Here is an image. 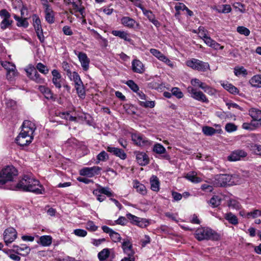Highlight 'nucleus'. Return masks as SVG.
I'll list each match as a JSON object with an SVG mask.
<instances>
[{
	"mask_svg": "<svg viewBox=\"0 0 261 261\" xmlns=\"http://www.w3.org/2000/svg\"><path fill=\"white\" fill-rule=\"evenodd\" d=\"M16 188L24 191L31 192L36 194H43L44 189L39 180L34 177L25 175L17 184Z\"/></svg>",
	"mask_w": 261,
	"mask_h": 261,
	"instance_id": "obj_1",
	"label": "nucleus"
},
{
	"mask_svg": "<svg viewBox=\"0 0 261 261\" xmlns=\"http://www.w3.org/2000/svg\"><path fill=\"white\" fill-rule=\"evenodd\" d=\"M194 236L199 241L204 240L217 241L219 239V235L215 230L208 227L198 228L195 230Z\"/></svg>",
	"mask_w": 261,
	"mask_h": 261,
	"instance_id": "obj_2",
	"label": "nucleus"
},
{
	"mask_svg": "<svg viewBox=\"0 0 261 261\" xmlns=\"http://www.w3.org/2000/svg\"><path fill=\"white\" fill-rule=\"evenodd\" d=\"M17 175L16 169L12 166H8L0 172V185L9 181H12Z\"/></svg>",
	"mask_w": 261,
	"mask_h": 261,
	"instance_id": "obj_3",
	"label": "nucleus"
},
{
	"mask_svg": "<svg viewBox=\"0 0 261 261\" xmlns=\"http://www.w3.org/2000/svg\"><path fill=\"white\" fill-rule=\"evenodd\" d=\"M68 76L71 81L74 82L75 88L79 96L80 97H84L85 95V88L83 82L77 72L75 71L72 72L70 74H68Z\"/></svg>",
	"mask_w": 261,
	"mask_h": 261,
	"instance_id": "obj_4",
	"label": "nucleus"
},
{
	"mask_svg": "<svg viewBox=\"0 0 261 261\" xmlns=\"http://www.w3.org/2000/svg\"><path fill=\"white\" fill-rule=\"evenodd\" d=\"M186 65L194 70L199 71H205L210 68L208 63L204 62L196 59H192L186 62Z\"/></svg>",
	"mask_w": 261,
	"mask_h": 261,
	"instance_id": "obj_5",
	"label": "nucleus"
},
{
	"mask_svg": "<svg viewBox=\"0 0 261 261\" xmlns=\"http://www.w3.org/2000/svg\"><path fill=\"white\" fill-rule=\"evenodd\" d=\"M0 17L2 19L0 23V28L2 30H5L7 29L10 28L13 22L11 18L10 13L5 9L0 11Z\"/></svg>",
	"mask_w": 261,
	"mask_h": 261,
	"instance_id": "obj_6",
	"label": "nucleus"
},
{
	"mask_svg": "<svg viewBox=\"0 0 261 261\" xmlns=\"http://www.w3.org/2000/svg\"><path fill=\"white\" fill-rule=\"evenodd\" d=\"M187 91L190 94V96L193 99L202 102H208V100L205 94L193 87L189 86L187 88Z\"/></svg>",
	"mask_w": 261,
	"mask_h": 261,
	"instance_id": "obj_7",
	"label": "nucleus"
},
{
	"mask_svg": "<svg viewBox=\"0 0 261 261\" xmlns=\"http://www.w3.org/2000/svg\"><path fill=\"white\" fill-rule=\"evenodd\" d=\"M230 178L231 176L229 174L217 175L215 177L214 185L216 187L230 186Z\"/></svg>",
	"mask_w": 261,
	"mask_h": 261,
	"instance_id": "obj_8",
	"label": "nucleus"
},
{
	"mask_svg": "<svg viewBox=\"0 0 261 261\" xmlns=\"http://www.w3.org/2000/svg\"><path fill=\"white\" fill-rule=\"evenodd\" d=\"M132 140L136 145L139 146H146L150 144V141L140 133L132 134Z\"/></svg>",
	"mask_w": 261,
	"mask_h": 261,
	"instance_id": "obj_9",
	"label": "nucleus"
},
{
	"mask_svg": "<svg viewBox=\"0 0 261 261\" xmlns=\"http://www.w3.org/2000/svg\"><path fill=\"white\" fill-rule=\"evenodd\" d=\"M33 138L27 133H23L22 130L15 139L17 144L20 146H24L32 142Z\"/></svg>",
	"mask_w": 261,
	"mask_h": 261,
	"instance_id": "obj_10",
	"label": "nucleus"
},
{
	"mask_svg": "<svg viewBox=\"0 0 261 261\" xmlns=\"http://www.w3.org/2000/svg\"><path fill=\"white\" fill-rule=\"evenodd\" d=\"M17 232L13 227L6 229L4 232V240L6 245L13 242L17 237Z\"/></svg>",
	"mask_w": 261,
	"mask_h": 261,
	"instance_id": "obj_11",
	"label": "nucleus"
},
{
	"mask_svg": "<svg viewBox=\"0 0 261 261\" xmlns=\"http://www.w3.org/2000/svg\"><path fill=\"white\" fill-rule=\"evenodd\" d=\"M101 169V168L98 166L85 167L80 170V174L82 176L92 177L95 175L98 174Z\"/></svg>",
	"mask_w": 261,
	"mask_h": 261,
	"instance_id": "obj_12",
	"label": "nucleus"
},
{
	"mask_svg": "<svg viewBox=\"0 0 261 261\" xmlns=\"http://www.w3.org/2000/svg\"><path fill=\"white\" fill-rule=\"evenodd\" d=\"M36 129V125L34 121L26 120L22 125V131L23 133H27L34 137L35 130Z\"/></svg>",
	"mask_w": 261,
	"mask_h": 261,
	"instance_id": "obj_13",
	"label": "nucleus"
},
{
	"mask_svg": "<svg viewBox=\"0 0 261 261\" xmlns=\"http://www.w3.org/2000/svg\"><path fill=\"white\" fill-rule=\"evenodd\" d=\"M247 155V153L243 149H237L233 151L230 155L227 156L228 161L235 162L241 160Z\"/></svg>",
	"mask_w": 261,
	"mask_h": 261,
	"instance_id": "obj_14",
	"label": "nucleus"
},
{
	"mask_svg": "<svg viewBox=\"0 0 261 261\" xmlns=\"http://www.w3.org/2000/svg\"><path fill=\"white\" fill-rule=\"evenodd\" d=\"M249 115L252 118V121L254 122L256 127L261 126V110L252 108L249 111Z\"/></svg>",
	"mask_w": 261,
	"mask_h": 261,
	"instance_id": "obj_15",
	"label": "nucleus"
},
{
	"mask_svg": "<svg viewBox=\"0 0 261 261\" xmlns=\"http://www.w3.org/2000/svg\"><path fill=\"white\" fill-rule=\"evenodd\" d=\"M28 76L31 80L34 81L35 82L39 84L44 83V79L40 77V74L38 73L36 69L34 68H30L25 70Z\"/></svg>",
	"mask_w": 261,
	"mask_h": 261,
	"instance_id": "obj_16",
	"label": "nucleus"
},
{
	"mask_svg": "<svg viewBox=\"0 0 261 261\" xmlns=\"http://www.w3.org/2000/svg\"><path fill=\"white\" fill-rule=\"evenodd\" d=\"M137 163L141 166H145L149 163V158L144 152L136 151L134 152Z\"/></svg>",
	"mask_w": 261,
	"mask_h": 261,
	"instance_id": "obj_17",
	"label": "nucleus"
},
{
	"mask_svg": "<svg viewBox=\"0 0 261 261\" xmlns=\"http://www.w3.org/2000/svg\"><path fill=\"white\" fill-rule=\"evenodd\" d=\"M75 54L77 56L83 69L84 71H87L89 68L90 59L87 55L83 52L75 53Z\"/></svg>",
	"mask_w": 261,
	"mask_h": 261,
	"instance_id": "obj_18",
	"label": "nucleus"
},
{
	"mask_svg": "<svg viewBox=\"0 0 261 261\" xmlns=\"http://www.w3.org/2000/svg\"><path fill=\"white\" fill-rule=\"evenodd\" d=\"M121 23L129 29H135L139 27V23L128 16H123L121 19Z\"/></svg>",
	"mask_w": 261,
	"mask_h": 261,
	"instance_id": "obj_19",
	"label": "nucleus"
},
{
	"mask_svg": "<svg viewBox=\"0 0 261 261\" xmlns=\"http://www.w3.org/2000/svg\"><path fill=\"white\" fill-rule=\"evenodd\" d=\"M103 232L108 233L114 242H118L121 240V237L120 234L114 231L112 229L107 226H102L101 227Z\"/></svg>",
	"mask_w": 261,
	"mask_h": 261,
	"instance_id": "obj_20",
	"label": "nucleus"
},
{
	"mask_svg": "<svg viewBox=\"0 0 261 261\" xmlns=\"http://www.w3.org/2000/svg\"><path fill=\"white\" fill-rule=\"evenodd\" d=\"M132 69L134 72L138 73H143L145 70L142 62L138 59H135L132 61Z\"/></svg>",
	"mask_w": 261,
	"mask_h": 261,
	"instance_id": "obj_21",
	"label": "nucleus"
},
{
	"mask_svg": "<svg viewBox=\"0 0 261 261\" xmlns=\"http://www.w3.org/2000/svg\"><path fill=\"white\" fill-rule=\"evenodd\" d=\"M107 150L108 151L113 153L114 155L120 158L122 160H125L126 158V154L121 149L108 146Z\"/></svg>",
	"mask_w": 261,
	"mask_h": 261,
	"instance_id": "obj_22",
	"label": "nucleus"
},
{
	"mask_svg": "<svg viewBox=\"0 0 261 261\" xmlns=\"http://www.w3.org/2000/svg\"><path fill=\"white\" fill-rule=\"evenodd\" d=\"M111 33L114 36L118 37L129 43H132L133 41L130 35L124 31L113 30Z\"/></svg>",
	"mask_w": 261,
	"mask_h": 261,
	"instance_id": "obj_23",
	"label": "nucleus"
},
{
	"mask_svg": "<svg viewBox=\"0 0 261 261\" xmlns=\"http://www.w3.org/2000/svg\"><path fill=\"white\" fill-rule=\"evenodd\" d=\"M53 75L52 81L54 85L57 88L60 89L62 87L61 84V75L60 72L56 69H54L51 71Z\"/></svg>",
	"mask_w": 261,
	"mask_h": 261,
	"instance_id": "obj_24",
	"label": "nucleus"
},
{
	"mask_svg": "<svg viewBox=\"0 0 261 261\" xmlns=\"http://www.w3.org/2000/svg\"><path fill=\"white\" fill-rule=\"evenodd\" d=\"M45 6V18L46 21L49 23H53L55 21L54 12L53 9L50 8L48 4Z\"/></svg>",
	"mask_w": 261,
	"mask_h": 261,
	"instance_id": "obj_25",
	"label": "nucleus"
},
{
	"mask_svg": "<svg viewBox=\"0 0 261 261\" xmlns=\"http://www.w3.org/2000/svg\"><path fill=\"white\" fill-rule=\"evenodd\" d=\"M122 248L123 252L126 255H132L135 254L132 248V244L128 239H124L122 243Z\"/></svg>",
	"mask_w": 261,
	"mask_h": 261,
	"instance_id": "obj_26",
	"label": "nucleus"
},
{
	"mask_svg": "<svg viewBox=\"0 0 261 261\" xmlns=\"http://www.w3.org/2000/svg\"><path fill=\"white\" fill-rule=\"evenodd\" d=\"M221 86L229 93L236 94L239 93V90L235 86L227 82H223L221 83Z\"/></svg>",
	"mask_w": 261,
	"mask_h": 261,
	"instance_id": "obj_27",
	"label": "nucleus"
},
{
	"mask_svg": "<svg viewBox=\"0 0 261 261\" xmlns=\"http://www.w3.org/2000/svg\"><path fill=\"white\" fill-rule=\"evenodd\" d=\"M70 112H64L57 113V116L62 119L69 120L70 121H76L77 120L76 116L74 114L71 115Z\"/></svg>",
	"mask_w": 261,
	"mask_h": 261,
	"instance_id": "obj_28",
	"label": "nucleus"
},
{
	"mask_svg": "<svg viewBox=\"0 0 261 261\" xmlns=\"http://www.w3.org/2000/svg\"><path fill=\"white\" fill-rule=\"evenodd\" d=\"M151 189L155 192H158L160 190V181L157 176L153 175L150 179Z\"/></svg>",
	"mask_w": 261,
	"mask_h": 261,
	"instance_id": "obj_29",
	"label": "nucleus"
},
{
	"mask_svg": "<svg viewBox=\"0 0 261 261\" xmlns=\"http://www.w3.org/2000/svg\"><path fill=\"white\" fill-rule=\"evenodd\" d=\"M13 248L17 253L25 255L28 254L30 249L25 244H21L20 246L13 245Z\"/></svg>",
	"mask_w": 261,
	"mask_h": 261,
	"instance_id": "obj_30",
	"label": "nucleus"
},
{
	"mask_svg": "<svg viewBox=\"0 0 261 261\" xmlns=\"http://www.w3.org/2000/svg\"><path fill=\"white\" fill-rule=\"evenodd\" d=\"M39 90L44 94L45 97L48 99H51L53 98V94L50 90L45 87L44 86H39L38 87Z\"/></svg>",
	"mask_w": 261,
	"mask_h": 261,
	"instance_id": "obj_31",
	"label": "nucleus"
},
{
	"mask_svg": "<svg viewBox=\"0 0 261 261\" xmlns=\"http://www.w3.org/2000/svg\"><path fill=\"white\" fill-rule=\"evenodd\" d=\"M224 218L227 220L229 223L236 225L238 224V219L237 216L231 212L226 213L224 215Z\"/></svg>",
	"mask_w": 261,
	"mask_h": 261,
	"instance_id": "obj_32",
	"label": "nucleus"
},
{
	"mask_svg": "<svg viewBox=\"0 0 261 261\" xmlns=\"http://www.w3.org/2000/svg\"><path fill=\"white\" fill-rule=\"evenodd\" d=\"M93 194L97 195L98 194H103L108 197L113 196L112 192L110 190V189L108 187H100L99 188L96 189L93 191Z\"/></svg>",
	"mask_w": 261,
	"mask_h": 261,
	"instance_id": "obj_33",
	"label": "nucleus"
},
{
	"mask_svg": "<svg viewBox=\"0 0 261 261\" xmlns=\"http://www.w3.org/2000/svg\"><path fill=\"white\" fill-rule=\"evenodd\" d=\"M249 83L252 87L261 88V75H254L250 80Z\"/></svg>",
	"mask_w": 261,
	"mask_h": 261,
	"instance_id": "obj_34",
	"label": "nucleus"
},
{
	"mask_svg": "<svg viewBox=\"0 0 261 261\" xmlns=\"http://www.w3.org/2000/svg\"><path fill=\"white\" fill-rule=\"evenodd\" d=\"M72 7L75 12H79L82 18L85 17V8L81 6V1H78V3L75 2H72Z\"/></svg>",
	"mask_w": 261,
	"mask_h": 261,
	"instance_id": "obj_35",
	"label": "nucleus"
},
{
	"mask_svg": "<svg viewBox=\"0 0 261 261\" xmlns=\"http://www.w3.org/2000/svg\"><path fill=\"white\" fill-rule=\"evenodd\" d=\"M186 178L194 183H199L201 181V179L197 176V174L195 172H190L186 176Z\"/></svg>",
	"mask_w": 261,
	"mask_h": 261,
	"instance_id": "obj_36",
	"label": "nucleus"
},
{
	"mask_svg": "<svg viewBox=\"0 0 261 261\" xmlns=\"http://www.w3.org/2000/svg\"><path fill=\"white\" fill-rule=\"evenodd\" d=\"M134 188L136 189L138 192L142 195H145L146 193V189L145 186L140 183L137 180L134 181Z\"/></svg>",
	"mask_w": 261,
	"mask_h": 261,
	"instance_id": "obj_37",
	"label": "nucleus"
},
{
	"mask_svg": "<svg viewBox=\"0 0 261 261\" xmlns=\"http://www.w3.org/2000/svg\"><path fill=\"white\" fill-rule=\"evenodd\" d=\"M40 243L43 246H49L52 243V238L50 236H43L39 238Z\"/></svg>",
	"mask_w": 261,
	"mask_h": 261,
	"instance_id": "obj_38",
	"label": "nucleus"
},
{
	"mask_svg": "<svg viewBox=\"0 0 261 261\" xmlns=\"http://www.w3.org/2000/svg\"><path fill=\"white\" fill-rule=\"evenodd\" d=\"M14 18L17 21V25L18 27L26 28L29 26V22L27 18H21L16 15H14Z\"/></svg>",
	"mask_w": 261,
	"mask_h": 261,
	"instance_id": "obj_39",
	"label": "nucleus"
},
{
	"mask_svg": "<svg viewBox=\"0 0 261 261\" xmlns=\"http://www.w3.org/2000/svg\"><path fill=\"white\" fill-rule=\"evenodd\" d=\"M110 249L105 248L98 253V257L100 261H103L107 259L110 256Z\"/></svg>",
	"mask_w": 261,
	"mask_h": 261,
	"instance_id": "obj_40",
	"label": "nucleus"
},
{
	"mask_svg": "<svg viewBox=\"0 0 261 261\" xmlns=\"http://www.w3.org/2000/svg\"><path fill=\"white\" fill-rule=\"evenodd\" d=\"M19 73L16 68L11 71L6 72V78L10 82H13L15 80L16 77L18 76Z\"/></svg>",
	"mask_w": 261,
	"mask_h": 261,
	"instance_id": "obj_41",
	"label": "nucleus"
},
{
	"mask_svg": "<svg viewBox=\"0 0 261 261\" xmlns=\"http://www.w3.org/2000/svg\"><path fill=\"white\" fill-rule=\"evenodd\" d=\"M234 73L237 76H246L247 74L246 69L243 66H236L234 68Z\"/></svg>",
	"mask_w": 261,
	"mask_h": 261,
	"instance_id": "obj_42",
	"label": "nucleus"
},
{
	"mask_svg": "<svg viewBox=\"0 0 261 261\" xmlns=\"http://www.w3.org/2000/svg\"><path fill=\"white\" fill-rule=\"evenodd\" d=\"M126 217L128 220L130 221V222L133 224L138 226L140 221V217H137L134 215H132L130 213H128L126 215Z\"/></svg>",
	"mask_w": 261,
	"mask_h": 261,
	"instance_id": "obj_43",
	"label": "nucleus"
},
{
	"mask_svg": "<svg viewBox=\"0 0 261 261\" xmlns=\"http://www.w3.org/2000/svg\"><path fill=\"white\" fill-rule=\"evenodd\" d=\"M32 19L33 21V24L35 30L38 31L39 29H42L41 20L39 17L37 15L34 14L32 16Z\"/></svg>",
	"mask_w": 261,
	"mask_h": 261,
	"instance_id": "obj_44",
	"label": "nucleus"
},
{
	"mask_svg": "<svg viewBox=\"0 0 261 261\" xmlns=\"http://www.w3.org/2000/svg\"><path fill=\"white\" fill-rule=\"evenodd\" d=\"M216 132V130L212 127L205 126L202 127V132L206 136H212Z\"/></svg>",
	"mask_w": 261,
	"mask_h": 261,
	"instance_id": "obj_45",
	"label": "nucleus"
},
{
	"mask_svg": "<svg viewBox=\"0 0 261 261\" xmlns=\"http://www.w3.org/2000/svg\"><path fill=\"white\" fill-rule=\"evenodd\" d=\"M228 205L229 207L236 210H240L241 208V205L240 203L236 199H230Z\"/></svg>",
	"mask_w": 261,
	"mask_h": 261,
	"instance_id": "obj_46",
	"label": "nucleus"
},
{
	"mask_svg": "<svg viewBox=\"0 0 261 261\" xmlns=\"http://www.w3.org/2000/svg\"><path fill=\"white\" fill-rule=\"evenodd\" d=\"M219 13H227L231 11V8L229 5H222L217 8Z\"/></svg>",
	"mask_w": 261,
	"mask_h": 261,
	"instance_id": "obj_47",
	"label": "nucleus"
},
{
	"mask_svg": "<svg viewBox=\"0 0 261 261\" xmlns=\"http://www.w3.org/2000/svg\"><path fill=\"white\" fill-rule=\"evenodd\" d=\"M2 66L6 70L7 72L11 71L16 68L15 65L10 62H4L2 64Z\"/></svg>",
	"mask_w": 261,
	"mask_h": 261,
	"instance_id": "obj_48",
	"label": "nucleus"
},
{
	"mask_svg": "<svg viewBox=\"0 0 261 261\" xmlns=\"http://www.w3.org/2000/svg\"><path fill=\"white\" fill-rule=\"evenodd\" d=\"M231 178L230 180V186L233 185H239L242 182L241 178L238 174L230 175Z\"/></svg>",
	"mask_w": 261,
	"mask_h": 261,
	"instance_id": "obj_49",
	"label": "nucleus"
},
{
	"mask_svg": "<svg viewBox=\"0 0 261 261\" xmlns=\"http://www.w3.org/2000/svg\"><path fill=\"white\" fill-rule=\"evenodd\" d=\"M221 198L218 196H214L210 200V204L213 207H216L220 205Z\"/></svg>",
	"mask_w": 261,
	"mask_h": 261,
	"instance_id": "obj_50",
	"label": "nucleus"
},
{
	"mask_svg": "<svg viewBox=\"0 0 261 261\" xmlns=\"http://www.w3.org/2000/svg\"><path fill=\"white\" fill-rule=\"evenodd\" d=\"M153 150L154 152H156V153L163 154L165 152L166 149L161 144L156 143L154 145Z\"/></svg>",
	"mask_w": 261,
	"mask_h": 261,
	"instance_id": "obj_51",
	"label": "nucleus"
},
{
	"mask_svg": "<svg viewBox=\"0 0 261 261\" xmlns=\"http://www.w3.org/2000/svg\"><path fill=\"white\" fill-rule=\"evenodd\" d=\"M150 52L153 56L161 61L165 57V55H164L160 51L154 48H151L150 49Z\"/></svg>",
	"mask_w": 261,
	"mask_h": 261,
	"instance_id": "obj_52",
	"label": "nucleus"
},
{
	"mask_svg": "<svg viewBox=\"0 0 261 261\" xmlns=\"http://www.w3.org/2000/svg\"><path fill=\"white\" fill-rule=\"evenodd\" d=\"M139 105L145 108H153L155 106L154 101H139Z\"/></svg>",
	"mask_w": 261,
	"mask_h": 261,
	"instance_id": "obj_53",
	"label": "nucleus"
},
{
	"mask_svg": "<svg viewBox=\"0 0 261 261\" xmlns=\"http://www.w3.org/2000/svg\"><path fill=\"white\" fill-rule=\"evenodd\" d=\"M108 153L105 151H102L97 156L98 162L96 163H99L100 161H106L108 159Z\"/></svg>",
	"mask_w": 261,
	"mask_h": 261,
	"instance_id": "obj_54",
	"label": "nucleus"
},
{
	"mask_svg": "<svg viewBox=\"0 0 261 261\" xmlns=\"http://www.w3.org/2000/svg\"><path fill=\"white\" fill-rule=\"evenodd\" d=\"M207 31L205 30L204 27H200L198 28V35L199 37L203 40L205 38L207 37L208 36L207 35Z\"/></svg>",
	"mask_w": 261,
	"mask_h": 261,
	"instance_id": "obj_55",
	"label": "nucleus"
},
{
	"mask_svg": "<svg viewBox=\"0 0 261 261\" xmlns=\"http://www.w3.org/2000/svg\"><path fill=\"white\" fill-rule=\"evenodd\" d=\"M237 32L240 34L244 35L246 36L249 35L250 32L248 29L243 26H239L237 29Z\"/></svg>",
	"mask_w": 261,
	"mask_h": 261,
	"instance_id": "obj_56",
	"label": "nucleus"
},
{
	"mask_svg": "<svg viewBox=\"0 0 261 261\" xmlns=\"http://www.w3.org/2000/svg\"><path fill=\"white\" fill-rule=\"evenodd\" d=\"M126 84L135 92H138L139 90L138 86L133 80H128L126 82Z\"/></svg>",
	"mask_w": 261,
	"mask_h": 261,
	"instance_id": "obj_57",
	"label": "nucleus"
},
{
	"mask_svg": "<svg viewBox=\"0 0 261 261\" xmlns=\"http://www.w3.org/2000/svg\"><path fill=\"white\" fill-rule=\"evenodd\" d=\"M86 228L91 231H95L98 227L96 226L92 221H88L86 224Z\"/></svg>",
	"mask_w": 261,
	"mask_h": 261,
	"instance_id": "obj_58",
	"label": "nucleus"
},
{
	"mask_svg": "<svg viewBox=\"0 0 261 261\" xmlns=\"http://www.w3.org/2000/svg\"><path fill=\"white\" fill-rule=\"evenodd\" d=\"M173 95L176 96L177 98H181L184 96L182 92L177 87H174L171 90Z\"/></svg>",
	"mask_w": 261,
	"mask_h": 261,
	"instance_id": "obj_59",
	"label": "nucleus"
},
{
	"mask_svg": "<svg viewBox=\"0 0 261 261\" xmlns=\"http://www.w3.org/2000/svg\"><path fill=\"white\" fill-rule=\"evenodd\" d=\"M36 68L41 73L43 74H47L48 72V69L47 67L41 63H39L36 65Z\"/></svg>",
	"mask_w": 261,
	"mask_h": 261,
	"instance_id": "obj_60",
	"label": "nucleus"
},
{
	"mask_svg": "<svg viewBox=\"0 0 261 261\" xmlns=\"http://www.w3.org/2000/svg\"><path fill=\"white\" fill-rule=\"evenodd\" d=\"M225 130L228 133H231L237 129V126L232 123H228L225 125Z\"/></svg>",
	"mask_w": 261,
	"mask_h": 261,
	"instance_id": "obj_61",
	"label": "nucleus"
},
{
	"mask_svg": "<svg viewBox=\"0 0 261 261\" xmlns=\"http://www.w3.org/2000/svg\"><path fill=\"white\" fill-rule=\"evenodd\" d=\"M73 233L79 237H85L87 234L86 230L82 229H76L73 231Z\"/></svg>",
	"mask_w": 261,
	"mask_h": 261,
	"instance_id": "obj_62",
	"label": "nucleus"
},
{
	"mask_svg": "<svg viewBox=\"0 0 261 261\" xmlns=\"http://www.w3.org/2000/svg\"><path fill=\"white\" fill-rule=\"evenodd\" d=\"M140 220H141L138 225V226L141 227V228H145L149 224V221L143 218H140Z\"/></svg>",
	"mask_w": 261,
	"mask_h": 261,
	"instance_id": "obj_63",
	"label": "nucleus"
},
{
	"mask_svg": "<svg viewBox=\"0 0 261 261\" xmlns=\"http://www.w3.org/2000/svg\"><path fill=\"white\" fill-rule=\"evenodd\" d=\"M251 150L256 154L261 155V145L254 144L251 145Z\"/></svg>",
	"mask_w": 261,
	"mask_h": 261,
	"instance_id": "obj_64",
	"label": "nucleus"
}]
</instances>
